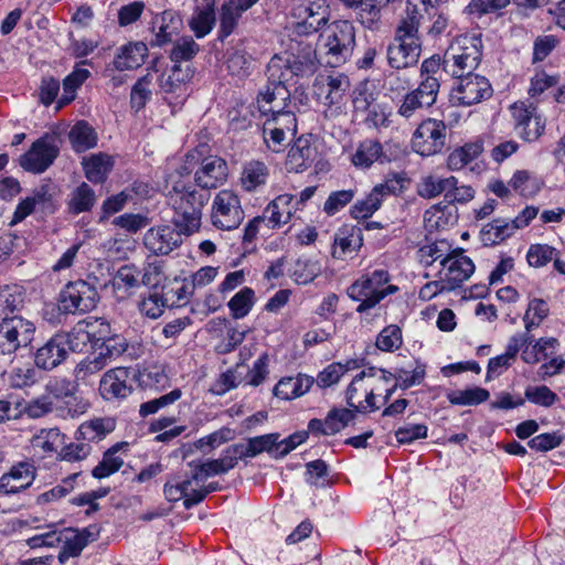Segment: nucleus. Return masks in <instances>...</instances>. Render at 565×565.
Listing matches in <instances>:
<instances>
[{"label": "nucleus", "mask_w": 565, "mask_h": 565, "mask_svg": "<svg viewBox=\"0 0 565 565\" xmlns=\"http://www.w3.org/2000/svg\"><path fill=\"white\" fill-rule=\"evenodd\" d=\"M419 19L416 7L407 8L406 17L397 25L394 39L386 50L387 63L392 68L405 70L418 63L422 53Z\"/></svg>", "instance_id": "obj_1"}, {"label": "nucleus", "mask_w": 565, "mask_h": 565, "mask_svg": "<svg viewBox=\"0 0 565 565\" xmlns=\"http://www.w3.org/2000/svg\"><path fill=\"white\" fill-rule=\"evenodd\" d=\"M210 199L207 192L195 190L183 182H175L168 193L174 215L173 224L181 233L191 235L201 226L202 211Z\"/></svg>", "instance_id": "obj_2"}, {"label": "nucleus", "mask_w": 565, "mask_h": 565, "mask_svg": "<svg viewBox=\"0 0 565 565\" xmlns=\"http://www.w3.org/2000/svg\"><path fill=\"white\" fill-rule=\"evenodd\" d=\"M87 324L78 323L70 333H56L41 345L34 355L38 367L51 371L62 364L68 356V351L82 350L90 340Z\"/></svg>", "instance_id": "obj_3"}, {"label": "nucleus", "mask_w": 565, "mask_h": 565, "mask_svg": "<svg viewBox=\"0 0 565 565\" xmlns=\"http://www.w3.org/2000/svg\"><path fill=\"white\" fill-rule=\"evenodd\" d=\"M291 79L286 64L278 57H271L267 64V84L260 89L257 103L260 111L271 115L285 113L284 109L290 99L286 83Z\"/></svg>", "instance_id": "obj_4"}, {"label": "nucleus", "mask_w": 565, "mask_h": 565, "mask_svg": "<svg viewBox=\"0 0 565 565\" xmlns=\"http://www.w3.org/2000/svg\"><path fill=\"white\" fill-rule=\"evenodd\" d=\"M481 41L476 35L456 38L444 54L443 70L452 77L471 75L481 61Z\"/></svg>", "instance_id": "obj_5"}, {"label": "nucleus", "mask_w": 565, "mask_h": 565, "mask_svg": "<svg viewBox=\"0 0 565 565\" xmlns=\"http://www.w3.org/2000/svg\"><path fill=\"white\" fill-rule=\"evenodd\" d=\"M390 274L385 269H376L361 276L347 290L348 296L359 301L358 312H365L374 308L386 296L395 294L398 288L390 284Z\"/></svg>", "instance_id": "obj_6"}, {"label": "nucleus", "mask_w": 565, "mask_h": 565, "mask_svg": "<svg viewBox=\"0 0 565 565\" xmlns=\"http://www.w3.org/2000/svg\"><path fill=\"white\" fill-rule=\"evenodd\" d=\"M390 372L369 367L360 372L347 390V403L354 412H364L367 408L376 409L374 403L375 391L390 382Z\"/></svg>", "instance_id": "obj_7"}, {"label": "nucleus", "mask_w": 565, "mask_h": 565, "mask_svg": "<svg viewBox=\"0 0 565 565\" xmlns=\"http://www.w3.org/2000/svg\"><path fill=\"white\" fill-rule=\"evenodd\" d=\"M35 326L20 315L3 316L0 319V355L11 358L33 341Z\"/></svg>", "instance_id": "obj_8"}, {"label": "nucleus", "mask_w": 565, "mask_h": 565, "mask_svg": "<svg viewBox=\"0 0 565 565\" xmlns=\"http://www.w3.org/2000/svg\"><path fill=\"white\" fill-rule=\"evenodd\" d=\"M327 63L339 66L351 57L355 46V28L347 20L332 22L323 34Z\"/></svg>", "instance_id": "obj_9"}, {"label": "nucleus", "mask_w": 565, "mask_h": 565, "mask_svg": "<svg viewBox=\"0 0 565 565\" xmlns=\"http://www.w3.org/2000/svg\"><path fill=\"white\" fill-rule=\"evenodd\" d=\"M350 82L344 74L319 75L313 82V95L323 105L328 106L326 117H333L341 110Z\"/></svg>", "instance_id": "obj_10"}, {"label": "nucleus", "mask_w": 565, "mask_h": 565, "mask_svg": "<svg viewBox=\"0 0 565 565\" xmlns=\"http://www.w3.org/2000/svg\"><path fill=\"white\" fill-rule=\"evenodd\" d=\"M99 300L95 286L85 280L68 282L60 292L58 309L63 313H85L96 308Z\"/></svg>", "instance_id": "obj_11"}, {"label": "nucleus", "mask_w": 565, "mask_h": 565, "mask_svg": "<svg viewBox=\"0 0 565 565\" xmlns=\"http://www.w3.org/2000/svg\"><path fill=\"white\" fill-rule=\"evenodd\" d=\"M245 217L238 195L232 190H221L214 198L211 210L213 226L223 231L237 228Z\"/></svg>", "instance_id": "obj_12"}, {"label": "nucleus", "mask_w": 565, "mask_h": 565, "mask_svg": "<svg viewBox=\"0 0 565 565\" xmlns=\"http://www.w3.org/2000/svg\"><path fill=\"white\" fill-rule=\"evenodd\" d=\"M492 95L489 81L480 75L471 74L458 79L450 92V102L454 106L469 107L481 103Z\"/></svg>", "instance_id": "obj_13"}, {"label": "nucleus", "mask_w": 565, "mask_h": 565, "mask_svg": "<svg viewBox=\"0 0 565 565\" xmlns=\"http://www.w3.org/2000/svg\"><path fill=\"white\" fill-rule=\"evenodd\" d=\"M296 131L297 119L291 111L271 115L263 125L264 141L275 152H280Z\"/></svg>", "instance_id": "obj_14"}, {"label": "nucleus", "mask_w": 565, "mask_h": 565, "mask_svg": "<svg viewBox=\"0 0 565 565\" xmlns=\"http://www.w3.org/2000/svg\"><path fill=\"white\" fill-rule=\"evenodd\" d=\"M55 138L49 135L34 141L28 152L19 159L20 166L29 172H44L58 156Z\"/></svg>", "instance_id": "obj_15"}, {"label": "nucleus", "mask_w": 565, "mask_h": 565, "mask_svg": "<svg viewBox=\"0 0 565 565\" xmlns=\"http://www.w3.org/2000/svg\"><path fill=\"white\" fill-rule=\"evenodd\" d=\"M446 138V126L441 120L426 119L415 130L413 149L422 156H431L439 152Z\"/></svg>", "instance_id": "obj_16"}, {"label": "nucleus", "mask_w": 565, "mask_h": 565, "mask_svg": "<svg viewBox=\"0 0 565 565\" xmlns=\"http://www.w3.org/2000/svg\"><path fill=\"white\" fill-rule=\"evenodd\" d=\"M403 180L402 177L395 174L392 178H386L383 183L375 185L365 199L356 201L352 205L350 210L351 216L356 220L372 216L380 209L385 195L402 190Z\"/></svg>", "instance_id": "obj_17"}, {"label": "nucleus", "mask_w": 565, "mask_h": 565, "mask_svg": "<svg viewBox=\"0 0 565 565\" xmlns=\"http://www.w3.org/2000/svg\"><path fill=\"white\" fill-rule=\"evenodd\" d=\"M473 271L475 264L468 256L463 253H452L441 259L437 277L452 291L469 279Z\"/></svg>", "instance_id": "obj_18"}, {"label": "nucleus", "mask_w": 565, "mask_h": 565, "mask_svg": "<svg viewBox=\"0 0 565 565\" xmlns=\"http://www.w3.org/2000/svg\"><path fill=\"white\" fill-rule=\"evenodd\" d=\"M299 33L317 32L328 21V7L323 0H306L292 8Z\"/></svg>", "instance_id": "obj_19"}, {"label": "nucleus", "mask_w": 565, "mask_h": 565, "mask_svg": "<svg viewBox=\"0 0 565 565\" xmlns=\"http://www.w3.org/2000/svg\"><path fill=\"white\" fill-rule=\"evenodd\" d=\"M228 175L226 161L217 156L203 158L194 171V182L202 190H212L223 185Z\"/></svg>", "instance_id": "obj_20"}, {"label": "nucleus", "mask_w": 565, "mask_h": 565, "mask_svg": "<svg viewBox=\"0 0 565 565\" xmlns=\"http://www.w3.org/2000/svg\"><path fill=\"white\" fill-rule=\"evenodd\" d=\"M182 234L169 225L156 226L147 231L143 243L152 254L168 255L181 244Z\"/></svg>", "instance_id": "obj_21"}, {"label": "nucleus", "mask_w": 565, "mask_h": 565, "mask_svg": "<svg viewBox=\"0 0 565 565\" xmlns=\"http://www.w3.org/2000/svg\"><path fill=\"white\" fill-rule=\"evenodd\" d=\"M92 342L93 352L89 354L104 370L107 365L121 356L128 344L121 335L115 334L108 338H96L88 341Z\"/></svg>", "instance_id": "obj_22"}, {"label": "nucleus", "mask_w": 565, "mask_h": 565, "mask_svg": "<svg viewBox=\"0 0 565 565\" xmlns=\"http://www.w3.org/2000/svg\"><path fill=\"white\" fill-rule=\"evenodd\" d=\"M35 479V470L29 462H19L0 477V493L9 495L28 489Z\"/></svg>", "instance_id": "obj_23"}, {"label": "nucleus", "mask_w": 565, "mask_h": 565, "mask_svg": "<svg viewBox=\"0 0 565 565\" xmlns=\"http://www.w3.org/2000/svg\"><path fill=\"white\" fill-rule=\"evenodd\" d=\"M182 26L181 18L173 11H163L151 21V32L153 39L151 46H163L172 42L173 38L180 33Z\"/></svg>", "instance_id": "obj_24"}, {"label": "nucleus", "mask_w": 565, "mask_h": 565, "mask_svg": "<svg viewBox=\"0 0 565 565\" xmlns=\"http://www.w3.org/2000/svg\"><path fill=\"white\" fill-rule=\"evenodd\" d=\"M129 375L130 372L127 367H115L107 371L99 382L102 396L106 399L127 397L131 393V387L127 384Z\"/></svg>", "instance_id": "obj_25"}, {"label": "nucleus", "mask_w": 565, "mask_h": 565, "mask_svg": "<svg viewBox=\"0 0 565 565\" xmlns=\"http://www.w3.org/2000/svg\"><path fill=\"white\" fill-rule=\"evenodd\" d=\"M512 117L515 121V129L518 132L524 126H529L530 122H534L533 128L526 130L525 140H536L544 131L545 120L536 113V108L533 106H526L524 103H515L511 107Z\"/></svg>", "instance_id": "obj_26"}, {"label": "nucleus", "mask_w": 565, "mask_h": 565, "mask_svg": "<svg viewBox=\"0 0 565 565\" xmlns=\"http://www.w3.org/2000/svg\"><path fill=\"white\" fill-rule=\"evenodd\" d=\"M363 244L362 228L354 225L341 226L334 235L332 256L338 259L344 258L361 248Z\"/></svg>", "instance_id": "obj_27"}, {"label": "nucleus", "mask_w": 565, "mask_h": 565, "mask_svg": "<svg viewBox=\"0 0 565 565\" xmlns=\"http://www.w3.org/2000/svg\"><path fill=\"white\" fill-rule=\"evenodd\" d=\"M273 57H278L286 64V70L290 72V77L295 75L310 74L316 68L317 56L316 51L310 44H305L301 51L295 54H276Z\"/></svg>", "instance_id": "obj_28"}, {"label": "nucleus", "mask_w": 565, "mask_h": 565, "mask_svg": "<svg viewBox=\"0 0 565 565\" xmlns=\"http://www.w3.org/2000/svg\"><path fill=\"white\" fill-rule=\"evenodd\" d=\"M313 377L306 374L286 376L274 386L273 394L284 401H290L305 395L312 386Z\"/></svg>", "instance_id": "obj_29"}, {"label": "nucleus", "mask_w": 565, "mask_h": 565, "mask_svg": "<svg viewBox=\"0 0 565 565\" xmlns=\"http://www.w3.org/2000/svg\"><path fill=\"white\" fill-rule=\"evenodd\" d=\"M194 74L190 65L182 66L174 64L168 73L161 74L159 77V87L164 94L183 95L185 85L192 79Z\"/></svg>", "instance_id": "obj_30"}, {"label": "nucleus", "mask_w": 565, "mask_h": 565, "mask_svg": "<svg viewBox=\"0 0 565 565\" xmlns=\"http://www.w3.org/2000/svg\"><path fill=\"white\" fill-rule=\"evenodd\" d=\"M317 154L316 148L311 145L310 139L299 137L287 154V168L290 171L301 172L308 169L315 161Z\"/></svg>", "instance_id": "obj_31"}, {"label": "nucleus", "mask_w": 565, "mask_h": 565, "mask_svg": "<svg viewBox=\"0 0 565 565\" xmlns=\"http://www.w3.org/2000/svg\"><path fill=\"white\" fill-rule=\"evenodd\" d=\"M294 201V195L281 194L267 205L264 211V215L267 218V226L269 228L280 227L291 218L297 209Z\"/></svg>", "instance_id": "obj_32"}, {"label": "nucleus", "mask_w": 565, "mask_h": 565, "mask_svg": "<svg viewBox=\"0 0 565 565\" xmlns=\"http://www.w3.org/2000/svg\"><path fill=\"white\" fill-rule=\"evenodd\" d=\"M148 47L143 42H129L120 46L114 58V66L118 71L138 68L145 63Z\"/></svg>", "instance_id": "obj_33"}, {"label": "nucleus", "mask_w": 565, "mask_h": 565, "mask_svg": "<svg viewBox=\"0 0 565 565\" xmlns=\"http://www.w3.org/2000/svg\"><path fill=\"white\" fill-rule=\"evenodd\" d=\"M394 0H343L347 7L356 11L358 20L367 29H373L381 19V10Z\"/></svg>", "instance_id": "obj_34"}, {"label": "nucleus", "mask_w": 565, "mask_h": 565, "mask_svg": "<svg viewBox=\"0 0 565 565\" xmlns=\"http://www.w3.org/2000/svg\"><path fill=\"white\" fill-rule=\"evenodd\" d=\"M82 166L85 177L93 183H103L114 167L113 158L103 152L84 157Z\"/></svg>", "instance_id": "obj_35"}, {"label": "nucleus", "mask_w": 565, "mask_h": 565, "mask_svg": "<svg viewBox=\"0 0 565 565\" xmlns=\"http://www.w3.org/2000/svg\"><path fill=\"white\" fill-rule=\"evenodd\" d=\"M269 177L268 167L258 160H252L243 166L241 185L247 192H254L263 186Z\"/></svg>", "instance_id": "obj_36"}, {"label": "nucleus", "mask_w": 565, "mask_h": 565, "mask_svg": "<svg viewBox=\"0 0 565 565\" xmlns=\"http://www.w3.org/2000/svg\"><path fill=\"white\" fill-rule=\"evenodd\" d=\"M384 160H386V156L383 151V147L374 139L362 141L352 156V163L363 169L371 167L375 162H383Z\"/></svg>", "instance_id": "obj_37"}, {"label": "nucleus", "mask_w": 565, "mask_h": 565, "mask_svg": "<svg viewBox=\"0 0 565 565\" xmlns=\"http://www.w3.org/2000/svg\"><path fill=\"white\" fill-rule=\"evenodd\" d=\"M58 537L60 543H64L57 557L61 564H64L70 557L79 556L84 547L88 544V539L73 529L60 531Z\"/></svg>", "instance_id": "obj_38"}, {"label": "nucleus", "mask_w": 565, "mask_h": 565, "mask_svg": "<svg viewBox=\"0 0 565 565\" xmlns=\"http://www.w3.org/2000/svg\"><path fill=\"white\" fill-rule=\"evenodd\" d=\"M64 438L58 428H43L32 436L30 444L35 451L52 454L63 446Z\"/></svg>", "instance_id": "obj_39"}, {"label": "nucleus", "mask_w": 565, "mask_h": 565, "mask_svg": "<svg viewBox=\"0 0 565 565\" xmlns=\"http://www.w3.org/2000/svg\"><path fill=\"white\" fill-rule=\"evenodd\" d=\"M72 148L76 152H83L97 145V134L86 121H77L68 132Z\"/></svg>", "instance_id": "obj_40"}, {"label": "nucleus", "mask_w": 565, "mask_h": 565, "mask_svg": "<svg viewBox=\"0 0 565 565\" xmlns=\"http://www.w3.org/2000/svg\"><path fill=\"white\" fill-rule=\"evenodd\" d=\"M515 233V226L511 221L495 218L486 224L481 230V239L486 245L500 244Z\"/></svg>", "instance_id": "obj_41"}, {"label": "nucleus", "mask_w": 565, "mask_h": 565, "mask_svg": "<svg viewBox=\"0 0 565 565\" xmlns=\"http://www.w3.org/2000/svg\"><path fill=\"white\" fill-rule=\"evenodd\" d=\"M458 180L455 177L427 175L417 184V194L424 199H433L441 193L447 194L448 189L455 186Z\"/></svg>", "instance_id": "obj_42"}, {"label": "nucleus", "mask_w": 565, "mask_h": 565, "mask_svg": "<svg viewBox=\"0 0 565 565\" xmlns=\"http://www.w3.org/2000/svg\"><path fill=\"white\" fill-rule=\"evenodd\" d=\"M482 150V143L479 141L466 143L448 156L447 167L452 171L460 170L478 158Z\"/></svg>", "instance_id": "obj_43"}, {"label": "nucleus", "mask_w": 565, "mask_h": 565, "mask_svg": "<svg viewBox=\"0 0 565 565\" xmlns=\"http://www.w3.org/2000/svg\"><path fill=\"white\" fill-rule=\"evenodd\" d=\"M24 306V295L21 287L3 286L0 288V319L8 315L13 316L15 311H20Z\"/></svg>", "instance_id": "obj_44"}, {"label": "nucleus", "mask_w": 565, "mask_h": 565, "mask_svg": "<svg viewBox=\"0 0 565 565\" xmlns=\"http://www.w3.org/2000/svg\"><path fill=\"white\" fill-rule=\"evenodd\" d=\"M102 366L93 360L90 355L79 361L73 371L74 382L73 385L78 387L81 385H92L95 376L102 371ZM66 386L72 383L64 381Z\"/></svg>", "instance_id": "obj_45"}, {"label": "nucleus", "mask_w": 565, "mask_h": 565, "mask_svg": "<svg viewBox=\"0 0 565 565\" xmlns=\"http://www.w3.org/2000/svg\"><path fill=\"white\" fill-rule=\"evenodd\" d=\"M245 11L246 10L238 6L234 0H227L223 3L220 15L221 38H226L234 31L239 18Z\"/></svg>", "instance_id": "obj_46"}, {"label": "nucleus", "mask_w": 565, "mask_h": 565, "mask_svg": "<svg viewBox=\"0 0 565 565\" xmlns=\"http://www.w3.org/2000/svg\"><path fill=\"white\" fill-rule=\"evenodd\" d=\"M154 74L148 72L146 75L140 77L131 88L130 104L137 111L142 109L146 104L151 99Z\"/></svg>", "instance_id": "obj_47"}, {"label": "nucleus", "mask_w": 565, "mask_h": 565, "mask_svg": "<svg viewBox=\"0 0 565 565\" xmlns=\"http://www.w3.org/2000/svg\"><path fill=\"white\" fill-rule=\"evenodd\" d=\"M489 396V391L482 387L451 391L447 395L448 401L452 405L461 406L479 405L486 402Z\"/></svg>", "instance_id": "obj_48"}, {"label": "nucleus", "mask_w": 565, "mask_h": 565, "mask_svg": "<svg viewBox=\"0 0 565 565\" xmlns=\"http://www.w3.org/2000/svg\"><path fill=\"white\" fill-rule=\"evenodd\" d=\"M278 438V434H266L249 438L246 444H241V449L245 458L256 457L264 451L271 452L274 448L276 449Z\"/></svg>", "instance_id": "obj_49"}, {"label": "nucleus", "mask_w": 565, "mask_h": 565, "mask_svg": "<svg viewBox=\"0 0 565 565\" xmlns=\"http://www.w3.org/2000/svg\"><path fill=\"white\" fill-rule=\"evenodd\" d=\"M509 185L524 198H533L541 190L540 182L525 170L516 171L509 181Z\"/></svg>", "instance_id": "obj_50"}, {"label": "nucleus", "mask_w": 565, "mask_h": 565, "mask_svg": "<svg viewBox=\"0 0 565 565\" xmlns=\"http://www.w3.org/2000/svg\"><path fill=\"white\" fill-rule=\"evenodd\" d=\"M215 12L212 4L198 11L190 20L189 25L198 39L207 35L215 25Z\"/></svg>", "instance_id": "obj_51"}, {"label": "nucleus", "mask_w": 565, "mask_h": 565, "mask_svg": "<svg viewBox=\"0 0 565 565\" xmlns=\"http://www.w3.org/2000/svg\"><path fill=\"white\" fill-rule=\"evenodd\" d=\"M95 192L85 182L77 186L72 193L68 209L72 213L79 214L92 209L95 203Z\"/></svg>", "instance_id": "obj_52"}, {"label": "nucleus", "mask_w": 565, "mask_h": 565, "mask_svg": "<svg viewBox=\"0 0 565 565\" xmlns=\"http://www.w3.org/2000/svg\"><path fill=\"white\" fill-rule=\"evenodd\" d=\"M90 75L86 68L76 67L70 75L63 81L64 94L58 100V107L67 105L75 98L76 89L88 78Z\"/></svg>", "instance_id": "obj_53"}, {"label": "nucleus", "mask_w": 565, "mask_h": 565, "mask_svg": "<svg viewBox=\"0 0 565 565\" xmlns=\"http://www.w3.org/2000/svg\"><path fill=\"white\" fill-rule=\"evenodd\" d=\"M321 273V265L318 260L299 258L292 269V278L297 284L306 285L311 282Z\"/></svg>", "instance_id": "obj_54"}, {"label": "nucleus", "mask_w": 565, "mask_h": 565, "mask_svg": "<svg viewBox=\"0 0 565 565\" xmlns=\"http://www.w3.org/2000/svg\"><path fill=\"white\" fill-rule=\"evenodd\" d=\"M390 374L392 375L390 381L395 380L401 388L406 390L423 382L425 366L417 363L414 367H398L395 370V373L390 372Z\"/></svg>", "instance_id": "obj_55"}, {"label": "nucleus", "mask_w": 565, "mask_h": 565, "mask_svg": "<svg viewBox=\"0 0 565 565\" xmlns=\"http://www.w3.org/2000/svg\"><path fill=\"white\" fill-rule=\"evenodd\" d=\"M255 299V292L249 287H244L228 301V308L235 319H242L250 311Z\"/></svg>", "instance_id": "obj_56"}, {"label": "nucleus", "mask_w": 565, "mask_h": 565, "mask_svg": "<svg viewBox=\"0 0 565 565\" xmlns=\"http://www.w3.org/2000/svg\"><path fill=\"white\" fill-rule=\"evenodd\" d=\"M113 430V424L110 420H105L102 418H95L88 422L83 423L77 434L84 440H99L106 436L109 431Z\"/></svg>", "instance_id": "obj_57"}, {"label": "nucleus", "mask_w": 565, "mask_h": 565, "mask_svg": "<svg viewBox=\"0 0 565 565\" xmlns=\"http://www.w3.org/2000/svg\"><path fill=\"white\" fill-rule=\"evenodd\" d=\"M226 65L232 75L245 77L252 72L253 58L247 52L243 50H235L228 55Z\"/></svg>", "instance_id": "obj_58"}, {"label": "nucleus", "mask_w": 565, "mask_h": 565, "mask_svg": "<svg viewBox=\"0 0 565 565\" xmlns=\"http://www.w3.org/2000/svg\"><path fill=\"white\" fill-rule=\"evenodd\" d=\"M200 51L199 44L191 36H182L179 39L170 53V60L174 64H180L181 62L191 61Z\"/></svg>", "instance_id": "obj_59"}, {"label": "nucleus", "mask_w": 565, "mask_h": 565, "mask_svg": "<svg viewBox=\"0 0 565 565\" xmlns=\"http://www.w3.org/2000/svg\"><path fill=\"white\" fill-rule=\"evenodd\" d=\"M140 282L150 288L159 287L167 280L164 266L162 260L147 262L142 270H140Z\"/></svg>", "instance_id": "obj_60"}, {"label": "nucleus", "mask_w": 565, "mask_h": 565, "mask_svg": "<svg viewBox=\"0 0 565 565\" xmlns=\"http://www.w3.org/2000/svg\"><path fill=\"white\" fill-rule=\"evenodd\" d=\"M356 367L355 361H349L347 364L332 363L318 374L317 383L321 387H328L339 382V380L349 371Z\"/></svg>", "instance_id": "obj_61"}, {"label": "nucleus", "mask_w": 565, "mask_h": 565, "mask_svg": "<svg viewBox=\"0 0 565 565\" xmlns=\"http://www.w3.org/2000/svg\"><path fill=\"white\" fill-rule=\"evenodd\" d=\"M167 306L168 300L158 292H149L148 296H145L140 300L138 309L142 316L150 319H158L162 316Z\"/></svg>", "instance_id": "obj_62"}, {"label": "nucleus", "mask_w": 565, "mask_h": 565, "mask_svg": "<svg viewBox=\"0 0 565 565\" xmlns=\"http://www.w3.org/2000/svg\"><path fill=\"white\" fill-rule=\"evenodd\" d=\"M355 417L354 409L333 408L327 415V436L334 435L345 428Z\"/></svg>", "instance_id": "obj_63"}, {"label": "nucleus", "mask_w": 565, "mask_h": 565, "mask_svg": "<svg viewBox=\"0 0 565 565\" xmlns=\"http://www.w3.org/2000/svg\"><path fill=\"white\" fill-rule=\"evenodd\" d=\"M556 254V249L550 245L533 244L526 253V260L530 266L539 268L553 260Z\"/></svg>", "instance_id": "obj_64"}]
</instances>
